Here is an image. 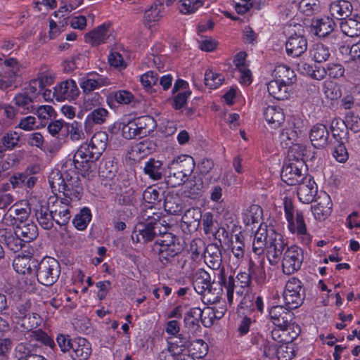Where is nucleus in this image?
<instances>
[{
	"mask_svg": "<svg viewBox=\"0 0 360 360\" xmlns=\"http://www.w3.org/2000/svg\"><path fill=\"white\" fill-rule=\"evenodd\" d=\"M117 173V166L113 164V161L108 160L99 169V174L102 178L112 180Z\"/></svg>",
	"mask_w": 360,
	"mask_h": 360,
	"instance_id": "nucleus-61",
	"label": "nucleus"
},
{
	"mask_svg": "<svg viewBox=\"0 0 360 360\" xmlns=\"http://www.w3.org/2000/svg\"><path fill=\"white\" fill-rule=\"evenodd\" d=\"M41 322V319L38 314L30 313L22 319V326L30 331V338L53 348L55 347V342L45 332L41 330H32L39 326Z\"/></svg>",
	"mask_w": 360,
	"mask_h": 360,
	"instance_id": "nucleus-5",
	"label": "nucleus"
},
{
	"mask_svg": "<svg viewBox=\"0 0 360 360\" xmlns=\"http://www.w3.org/2000/svg\"><path fill=\"white\" fill-rule=\"evenodd\" d=\"M273 75L275 79L284 84H292L296 80V75L294 71L285 65L276 66Z\"/></svg>",
	"mask_w": 360,
	"mask_h": 360,
	"instance_id": "nucleus-32",
	"label": "nucleus"
},
{
	"mask_svg": "<svg viewBox=\"0 0 360 360\" xmlns=\"http://www.w3.org/2000/svg\"><path fill=\"white\" fill-rule=\"evenodd\" d=\"M159 225L153 222H140L131 234V238L136 243H148L153 240L158 235Z\"/></svg>",
	"mask_w": 360,
	"mask_h": 360,
	"instance_id": "nucleus-8",
	"label": "nucleus"
},
{
	"mask_svg": "<svg viewBox=\"0 0 360 360\" xmlns=\"http://www.w3.org/2000/svg\"><path fill=\"white\" fill-rule=\"evenodd\" d=\"M322 91L326 98L330 100H336L342 95L339 86L330 80L323 83Z\"/></svg>",
	"mask_w": 360,
	"mask_h": 360,
	"instance_id": "nucleus-50",
	"label": "nucleus"
},
{
	"mask_svg": "<svg viewBox=\"0 0 360 360\" xmlns=\"http://www.w3.org/2000/svg\"><path fill=\"white\" fill-rule=\"evenodd\" d=\"M108 135L105 131L96 132L91 138L89 144H82L74 155V165L76 169L86 177L95 167V162L105 150Z\"/></svg>",
	"mask_w": 360,
	"mask_h": 360,
	"instance_id": "nucleus-1",
	"label": "nucleus"
},
{
	"mask_svg": "<svg viewBox=\"0 0 360 360\" xmlns=\"http://www.w3.org/2000/svg\"><path fill=\"white\" fill-rule=\"evenodd\" d=\"M19 140L20 137L17 132L10 131L2 137L1 143L6 149L12 150L18 146Z\"/></svg>",
	"mask_w": 360,
	"mask_h": 360,
	"instance_id": "nucleus-64",
	"label": "nucleus"
},
{
	"mask_svg": "<svg viewBox=\"0 0 360 360\" xmlns=\"http://www.w3.org/2000/svg\"><path fill=\"white\" fill-rule=\"evenodd\" d=\"M300 9L306 15H311L321 11L318 0H302L300 3Z\"/></svg>",
	"mask_w": 360,
	"mask_h": 360,
	"instance_id": "nucleus-58",
	"label": "nucleus"
},
{
	"mask_svg": "<svg viewBox=\"0 0 360 360\" xmlns=\"http://www.w3.org/2000/svg\"><path fill=\"white\" fill-rule=\"evenodd\" d=\"M234 240L231 241V249L234 256L237 258H241L244 255V242L243 236L241 233L235 235Z\"/></svg>",
	"mask_w": 360,
	"mask_h": 360,
	"instance_id": "nucleus-60",
	"label": "nucleus"
},
{
	"mask_svg": "<svg viewBox=\"0 0 360 360\" xmlns=\"http://www.w3.org/2000/svg\"><path fill=\"white\" fill-rule=\"evenodd\" d=\"M37 261L28 255L18 256L13 262V269L18 274H31L37 267Z\"/></svg>",
	"mask_w": 360,
	"mask_h": 360,
	"instance_id": "nucleus-30",
	"label": "nucleus"
},
{
	"mask_svg": "<svg viewBox=\"0 0 360 360\" xmlns=\"http://www.w3.org/2000/svg\"><path fill=\"white\" fill-rule=\"evenodd\" d=\"M183 249L169 248H156L159 259L160 262L166 266L172 264L175 260V257H178Z\"/></svg>",
	"mask_w": 360,
	"mask_h": 360,
	"instance_id": "nucleus-42",
	"label": "nucleus"
},
{
	"mask_svg": "<svg viewBox=\"0 0 360 360\" xmlns=\"http://www.w3.org/2000/svg\"><path fill=\"white\" fill-rule=\"evenodd\" d=\"M49 182L53 191H58L63 193L65 190L66 181L63 176L59 172H53L49 177Z\"/></svg>",
	"mask_w": 360,
	"mask_h": 360,
	"instance_id": "nucleus-55",
	"label": "nucleus"
},
{
	"mask_svg": "<svg viewBox=\"0 0 360 360\" xmlns=\"http://www.w3.org/2000/svg\"><path fill=\"white\" fill-rule=\"evenodd\" d=\"M309 138L315 148H325L330 143L329 131L326 126L322 124H317L312 127Z\"/></svg>",
	"mask_w": 360,
	"mask_h": 360,
	"instance_id": "nucleus-14",
	"label": "nucleus"
},
{
	"mask_svg": "<svg viewBox=\"0 0 360 360\" xmlns=\"http://www.w3.org/2000/svg\"><path fill=\"white\" fill-rule=\"evenodd\" d=\"M35 269L37 281L46 286H51L55 283L60 274L59 262L51 257H44L40 262H37Z\"/></svg>",
	"mask_w": 360,
	"mask_h": 360,
	"instance_id": "nucleus-2",
	"label": "nucleus"
},
{
	"mask_svg": "<svg viewBox=\"0 0 360 360\" xmlns=\"http://www.w3.org/2000/svg\"><path fill=\"white\" fill-rule=\"evenodd\" d=\"M333 138L337 142L347 139L348 127L346 122L340 118L333 120L330 125Z\"/></svg>",
	"mask_w": 360,
	"mask_h": 360,
	"instance_id": "nucleus-37",
	"label": "nucleus"
},
{
	"mask_svg": "<svg viewBox=\"0 0 360 360\" xmlns=\"http://www.w3.org/2000/svg\"><path fill=\"white\" fill-rule=\"evenodd\" d=\"M156 147L153 141L147 139L134 144L131 150L133 155L142 158L155 151Z\"/></svg>",
	"mask_w": 360,
	"mask_h": 360,
	"instance_id": "nucleus-36",
	"label": "nucleus"
},
{
	"mask_svg": "<svg viewBox=\"0 0 360 360\" xmlns=\"http://www.w3.org/2000/svg\"><path fill=\"white\" fill-rule=\"evenodd\" d=\"M134 98L133 94L126 90H120L111 92L108 97V102L112 101L117 103L127 105L129 104Z\"/></svg>",
	"mask_w": 360,
	"mask_h": 360,
	"instance_id": "nucleus-51",
	"label": "nucleus"
},
{
	"mask_svg": "<svg viewBox=\"0 0 360 360\" xmlns=\"http://www.w3.org/2000/svg\"><path fill=\"white\" fill-rule=\"evenodd\" d=\"M91 219V212L88 207L82 208L73 219L72 223L76 229L84 230Z\"/></svg>",
	"mask_w": 360,
	"mask_h": 360,
	"instance_id": "nucleus-47",
	"label": "nucleus"
},
{
	"mask_svg": "<svg viewBox=\"0 0 360 360\" xmlns=\"http://www.w3.org/2000/svg\"><path fill=\"white\" fill-rule=\"evenodd\" d=\"M143 171L151 179L160 180L164 173L162 162L160 160L150 158L145 163Z\"/></svg>",
	"mask_w": 360,
	"mask_h": 360,
	"instance_id": "nucleus-34",
	"label": "nucleus"
},
{
	"mask_svg": "<svg viewBox=\"0 0 360 360\" xmlns=\"http://www.w3.org/2000/svg\"><path fill=\"white\" fill-rule=\"evenodd\" d=\"M35 217L39 225L44 229L50 230L53 226L55 216L46 203H39L34 208Z\"/></svg>",
	"mask_w": 360,
	"mask_h": 360,
	"instance_id": "nucleus-15",
	"label": "nucleus"
},
{
	"mask_svg": "<svg viewBox=\"0 0 360 360\" xmlns=\"http://www.w3.org/2000/svg\"><path fill=\"white\" fill-rule=\"evenodd\" d=\"M70 201L68 198H60V200H56L55 205V209L53 211V213L55 216V221L60 226L66 225L70 218L71 214L68 208V205Z\"/></svg>",
	"mask_w": 360,
	"mask_h": 360,
	"instance_id": "nucleus-17",
	"label": "nucleus"
},
{
	"mask_svg": "<svg viewBox=\"0 0 360 360\" xmlns=\"http://www.w3.org/2000/svg\"><path fill=\"white\" fill-rule=\"evenodd\" d=\"M169 167L176 171L181 172V174L188 178L195 168V162L191 156L181 155L174 159Z\"/></svg>",
	"mask_w": 360,
	"mask_h": 360,
	"instance_id": "nucleus-23",
	"label": "nucleus"
},
{
	"mask_svg": "<svg viewBox=\"0 0 360 360\" xmlns=\"http://www.w3.org/2000/svg\"><path fill=\"white\" fill-rule=\"evenodd\" d=\"M71 357L74 360H86L91 353L90 343L82 338L73 339Z\"/></svg>",
	"mask_w": 360,
	"mask_h": 360,
	"instance_id": "nucleus-18",
	"label": "nucleus"
},
{
	"mask_svg": "<svg viewBox=\"0 0 360 360\" xmlns=\"http://www.w3.org/2000/svg\"><path fill=\"white\" fill-rule=\"evenodd\" d=\"M264 117L271 128H277L284 122L285 115L281 108L269 105L264 109Z\"/></svg>",
	"mask_w": 360,
	"mask_h": 360,
	"instance_id": "nucleus-27",
	"label": "nucleus"
},
{
	"mask_svg": "<svg viewBox=\"0 0 360 360\" xmlns=\"http://www.w3.org/2000/svg\"><path fill=\"white\" fill-rule=\"evenodd\" d=\"M15 233L19 236L24 243H30L38 236V228L33 222L19 223L15 227Z\"/></svg>",
	"mask_w": 360,
	"mask_h": 360,
	"instance_id": "nucleus-24",
	"label": "nucleus"
},
{
	"mask_svg": "<svg viewBox=\"0 0 360 360\" xmlns=\"http://www.w3.org/2000/svg\"><path fill=\"white\" fill-rule=\"evenodd\" d=\"M202 217L200 208L192 207L185 212L182 216L181 222L186 226L188 232H194L200 226Z\"/></svg>",
	"mask_w": 360,
	"mask_h": 360,
	"instance_id": "nucleus-20",
	"label": "nucleus"
},
{
	"mask_svg": "<svg viewBox=\"0 0 360 360\" xmlns=\"http://www.w3.org/2000/svg\"><path fill=\"white\" fill-rule=\"evenodd\" d=\"M160 2H154L153 4L144 13V20L148 22H157L161 18L160 8L162 6Z\"/></svg>",
	"mask_w": 360,
	"mask_h": 360,
	"instance_id": "nucleus-57",
	"label": "nucleus"
},
{
	"mask_svg": "<svg viewBox=\"0 0 360 360\" xmlns=\"http://www.w3.org/2000/svg\"><path fill=\"white\" fill-rule=\"evenodd\" d=\"M34 100L30 98L27 94L23 91L17 94L14 97L15 104L22 110V112H34L36 107L34 104Z\"/></svg>",
	"mask_w": 360,
	"mask_h": 360,
	"instance_id": "nucleus-41",
	"label": "nucleus"
},
{
	"mask_svg": "<svg viewBox=\"0 0 360 360\" xmlns=\"http://www.w3.org/2000/svg\"><path fill=\"white\" fill-rule=\"evenodd\" d=\"M269 316L273 323L281 330H287L293 319V313L290 309L282 306H274L269 310Z\"/></svg>",
	"mask_w": 360,
	"mask_h": 360,
	"instance_id": "nucleus-9",
	"label": "nucleus"
},
{
	"mask_svg": "<svg viewBox=\"0 0 360 360\" xmlns=\"http://www.w3.org/2000/svg\"><path fill=\"white\" fill-rule=\"evenodd\" d=\"M205 261L212 269L220 271L222 263L220 247L216 244H210L205 251Z\"/></svg>",
	"mask_w": 360,
	"mask_h": 360,
	"instance_id": "nucleus-21",
	"label": "nucleus"
},
{
	"mask_svg": "<svg viewBox=\"0 0 360 360\" xmlns=\"http://www.w3.org/2000/svg\"><path fill=\"white\" fill-rule=\"evenodd\" d=\"M66 185L65 186V190L63 191L64 198H68L70 201L72 200H78L81 198L83 188L80 183L78 176L75 178H68V174L66 175Z\"/></svg>",
	"mask_w": 360,
	"mask_h": 360,
	"instance_id": "nucleus-25",
	"label": "nucleus"
},
{
	"mask_svg": "<svg viewBox=\"0 0 360 360\" xmlns=\"http://www.w3.org/2000/svg\"><path fill=\"white\" fill-rule=\"evenodd\" d=\"M204 188V184L200 176H194L187 183V190L185 191L186 196L195 199Z\"/></svg>",
	"mask_w": 360,
	"mask_h": 360,
	"instance_id": "nucleus-43",
	"label": "nucleus"
},
{
	"mask_svg": "<svg viewBox=\"0 0 360 360\" xmlns=\"http://www.w3.org/2000/svg\"><path fill=\"white\" fill-rule=\"evenodd\" d=\"M114 39L110 24L103 23L85 35V40L93 46L107 43Z\"/></svg>",
	"mask_w": 360,
	"mask_h": 360,
	"instance_id": "nucleus-13",
	"label": "nucleus"
},
{
	"mask_svg": "<svg viewBox=\"0 0 360 360\" xmlns=\"http://www.w3.org/2000/svg\"><path fill=\"white\" fill-rule=\"evenodd\" d=\"M203 5V0H181L179 9L181 13L191 14Z\"/></svg>",
	"mask_w": 360,
	"mask_h": 360,
	"instance_id": "nucleus-52",
	"label": "nucleus"
},
{
	"mask_svg": "<svg viewBox=\"0 0 360 360\" xmlns=\"http://www.w3.org/2000/svg\"><path fill=\"white\" fill-rule=\"evenodd\" d=\"M311 54L315 62L321 63L326 61L330 56L328 47L322 44H316L311 50Z\"/></svg>",
	"mask_w": 360,
	"mask_h": 360,
	"instance_id": "nucleus-49",
	"label": "nucleus"
},
{
	"mask_svg": "<svg viewBox=\"0 0 360 360\" xmlns=\"http://www.w3.org/2000/svg\"><path fill=\"white\" fill-rule=\"evenodd\" d=\"M285 49L288 56H300L307 49V41L302 35H292L287 41Z\"/></svg>",
	"mask_w": 360,
	"mask_h": 360,
	"instance_id": "nucleus-16",
	"label": "nucleus"
},
{
	"mask_svg": "<svg viewBox=\"0 0 360 360\" xmlns=\"http://www.w3.org/2000/svg\"><path fill=\"white\" fill-rule=\"evenodd\" d=\"M190 350L191 356L195 359H202L205 356L208 352V345L202 340L198 339L190 344Z\"/></svg>",
	"mask_w": 360,
	"mask_h": 360,
	"instance_id": "nucleus-48",
	"label": "nucleus"
},
{
	"mask_svg": "<svg viewBox=\"0 0 360 360\" xmlns=\"http://www.w3.org/2000/svg\"><path fill=\"white\" fill-rule=\"evenodd\" d=\"M41 82H42L39 80L32 79L30 82L29 85L22 90V91L33 100H35L39 96L40 91L43 89V84Z\"/></svg>",
	"mask_w": 360,
	"mask_h": 360,
	"instance_id": "nucleus-62",
	"label": "nucleus"
},
{
	"mask_svg": "<svg viewBox=\"0 0 360 360\" xmlns=\"http://www.w3.org/2000/svg\"><path fill=\"white\" fill-rule=\"evenodd\" d=\"M143 200L150 204H155L161 201V196L159 190L149 186L142 194Z\"/></svg>",
	"mask_w": 360,
	"mask_h": 360,
	"instance_id": "nucleus-63",
	"label": "nucleus"
},
{
	"mask_svg": "<svg viewBox=\"0 0 360 360\" xmlns=\"http://www.w3.org/2000/svg\"><path fill=\"white\" fill-rule=\"evenodd\" d=\"M332 205L330 196L326 193H321L311 207L315 219L319 221L325 220L331 214Z\"/></svg>",
	"mask_w": 360,
	"mask_h": 360,
	"instance_id": "nucleus-11",
	"label": "nucleus"
},
{
	"mask_svg": "<svg viewBox=\"0 0 360 360\" xmlns=\"http://www.w3.org/2000/svg\"><path fill=\"white\" fill-rule=\"evenodd\" d=\"M189 340L190 335L186 333H178L170 337L169 342L170 352L174 354H182L184 349L190 346Z\"/></svg>",
	"mask_w": 360,
	"mask_h": 360,
	"instance_id": "nucleus-31",
	"label": "nucleus"
},
{
	"mask_svg": "<svg viewBox=\"0 0 360 360\" xmlns=\"http://www.w3.org/2000/svg\"><path fill=\"white\" fill-rule=\"evenodd\" d=\"M262 217V209L258 205H252L243 214V222L246 226L259 223Z\"/></svg>",
	"mask_w": 360,
	"mask_h": 360,
	"instance_id": "nucleus-44",
	"label": "nucleus"
},
{
	"mask_svg": "<svg viewBox=\"0 0 360 360\" xmlns=\"http://www.w3.org/2000/svg\"><path fill=\"white\" fill-rule=\"evenodd\" d=\"M79 85L83 92L87 94L103 85L102 79L98 75L90 73L87 77L81 79Z\"/></svg>",
	"mask_w": 360,
	"mask_h": 360,
	"instance_id": "nucleus-40",
	"label": "nucleus"
},
{
	"mask_svg": "<svg viewBox=\"0 0 360 360\" xmlns=\"http://www.w3.org/2000/svg\"><path fill=\"white\" fill-rule=\"evenodd\" d=\"M133 121L138 129L139 136H146L155 127V121L150 116H141Z\"/></svg>",
	"mask_w": 360,
	"mask_h": 360,
	"instance_id": "nucleus-38",
	"label": "nucleus"
},
{
	"mask_svg": "<svg viewBox=\"0 0 360 360\" xmlns=\"http://www.w3.org/2000/svg\"><path fill=\"white\" fill-rule=\"evenodd\" d=\"M188 178L181 172L168 167V170L165 176V181L167 186L170 187H176L182 185L188 181Z\"/></svg>",
	"mask_w": 360,
	"mask_h": 360,
	"instance_id": "nucleus-45",
	"label": "nucleus"
},
{
	"mask_svg": "<svg viewBox=\"0 0 360 360\" xmlns=\"http://www.w3.org/2000/svg\"><path fill=\"white\" fill-rule=\"evenodd\" d=\"M79 93L76 82L72 79H67L54 87L53 96L58 101L74 100L79 96Z\"/></svg>",
	"mask_w": 360,
	"mask_h": 360,
	"instance_id": "nucleus-10",
	"label": "nucleus"
},
{
	"mask_svg": "<svg viewBox=\"0 0 360 360\" xmlns=\"http://www.w3.org/2000/svg\"><path fill=\"white\" fill-rule=\"evenodd\" d=\"M305 172L304 161L289 162L283 166L281 177L282 181L286 184L294 186L300 183L307 176L305 174Z\"/></svg>",
	"mask_w": 360,
	"mask_h": 360,
	"instance_id": "nucleus-4",
	"label": "nucleus"
},
{
	"mask_svg": "<svg viewBox=\"0 0 360 360\" xmlns=\"http://www.w3.org/2000/svg\"><path fill=\"white\" fill-rule=\"evenodd\" d=\"M164 209L169 214H179L184 209V202L178 193L169 192L165 196Z\"/></svg>",
	"mask_w": 360,
	"mask_h": 360,
	"instance_id": "nucleus-28",
	"label": "nucleus"
},
{
	"mask_svg": "<svg viewBox=\"0 0 360 360\" xmlns=\"http://www.w3.org/2000/svg\"><path fill=\"white\" fill-rule=\"evenodd\" d=\"M297 196L303 203H310L314 201L317 194L318 188L314 179L309 176H307L298 184Z\"/></svg>",
	"mask_w": 360,
	"mask_h": 360,
	"instance_id": "nucleus-12",
	"label": "nucleus"
},
{
	"mask_svg": "<svg viewBox=\"0 0 360 360\" xmlns=\"http://www.w3.org/2000/svg\"><path fill=\"white\" fill-rule=\"evenodd\" d=\"M203 313V311L198 307L191 308L184 315V323L185 327L193 332L198 330L200 328L199 321H201Z\"/></svg>",
	"mask_w": 360,
	"mask_h": 360,
	"instance_id": "nucleus-33",
	"label": "nucleus"
},
{
	"mask_svg": "<svg viewBox=\"0 0 360 360\" xmlns=\"http://www.w3.org/2000/svg\"><path fill=\"white\" fill-rule=\"evenodd\" d=\"M108 117V112L103 108L93 110L86 117L84 129L87 133L92 131L94 124H102Z\"/></svg>",
	"mask_w": 360,
	"mask_h": 360,
	"instance_id": "nucleus-29",
	"label": "nucleus"
},
{
	"mask_svg": "<svg viewBox=\"0 0 360 360\" xmlns=\"http://www.w3.org/2000/svg\"><path fill=\"white\" fill-rule=\"evenodd\" d=\"M305 297L304 289L302 282L297 278H291L286 283L283 292V299L285 306L290 309L299 307Z\"/></svg>",
	"mask_w": 360,
	"mask_h": 360,
	"instance_id": "nucleus-3",
	"label": "nucleus"
},
{
	"mask_svg": "<svg viewBox=\"0 0 360 360\" xmlns=\"http://www.w3.org/2000/svg\"><path fill=\"white\" fill-rule=\"evenodd\" d=\"M213 284L214 282L211 283L210 275L206 271L199 269L196 272L193 278V285L198 294L202 293V292L207 290Z\"/></svg>",
	"mask_w": 360,
	"mask_h": 360,
	"instance_id": "nucleus-35",
	"label": "nucleus"
},
{
	"mask_svg": "<svg viewBox=\"0 0 360 360\" xmlns=\"http://www.w3.org/2000/svg\"><path fill=\"white\" fill-rule=\"evenodd\" d=\"M162 247L183 249L182 245L179 242V238L168 232L163 233L162 235L157 239L153 250H156V248Z\"/></svg>",
	"mask_w": 360,
	"mask_h": 360,
	"instance_id": "nucleus-39",
	"label": "nucleus"
},
{
	"mask_svg": "<svg viewBox=\"0 0 360 360\" xmlns=\"http://www.w3.org/2000/svg\"><path fill=\"white\" fill-rule=\"evenodd\" d=\"M353 11V6L350 1L338 0L330 5L331 15L338 20H345Z\"/></svg>",
	"mask_w": 360,
	"mask_h": 360,
	"instance_id": "nucleus-22",
	"label": "nucleus"
},
{
	"mask_svg": "<svg viewBox=\"0 0 360 360\" xmlns=\"http://www.w3.org/2000/svg\"><path fill=\"white\" fill-rule=\"evenodd\" d=\"M269 238L267 243L266 257L271 264L275 265L279 261L286 243L283 236L270 228Z\"/></svg>",
	"mask_w": 360,
	"mask_h": 360,
	"instance_id": "nucleus-7",
	"label": "nucleus"
},
{
	"mask_svg": "<svg viewBox=\"0 0 360 360\" xmlns=\"http://www.w3.org/2000/svg\"><path fill=\"white\" fill-rule=\"evenodd\" d=\"M205 84L210 89H217L221 84L224 80V77L217 73L212 72V70L206 71L205 74Z\"/></svg>",
	"mask_w": 360,
	"mask_h": 360,
	"instance_id": "nucleus-59",
	"label": "nucleus"
},
{
	"mask_svg": "<svg viewBox=\"0 0 360 360\" xmlns=\"http://www.w3.org/2000/svg\"><path fill=\"white\" fill-rule=\"evenodd\" d=\"M335 25L332 18L324 17L312 21L311 31L320 37H325L333 32Z\"/></svg>",
	"mask_w": 360,
	"mask_h": 360,
	"instance_id": "nucleus-26",
	"label": "nucleus"
},
{
	"mask_svg": "<svg viewBox=\"0 0 360 360\" xmlns=\"http://www.w3.org/2000/svg\"><path fill=\"white\" fill-rule=\"evenodd\" d=\"M0 243H4L13 252H19L24 245V241L11 229H0Z\"/></svg>",
	"mask_w": 360,
	"mask_h": 360,
	"instance_id": "nucleus-19",
	"label": "nucleus"
},
{
	"mask_svg": "<svg viewBox=\"0 0 360 360\" xmlns=\"http://www.w3.org/2000/svg\"><path fill=\"white\" fill-rule=\"evenodd\" d=\"M213 285L202 293L200 295H202V300L205 304H215L219 302L220 297L221 295V289L213 288Z\"/></svg>",
	"mask_w": 360,
	"mask_h": 360,
	"instance_id": "nucleus-54",
	"label": "nucleus"
},
{
	"mask_svg": "<svg viewBox=\"0 0 360 360\" xmlns=\"http://www.w3.org/2000/svg\"><path fill=\"white\" fill-rule=\"evenodd\" d=\"M340 28L342 32L347 36L355 37L360 35V22L353 18L345 19L341 22Z\"/></svg>",
	"mask_w": 360,
	"mask_h": 360,
	"instance_id": "nucleus-46",
	"label": "nucleus"
},
{
	"mask_svg": "<svg viewBox=\"0 0 360 360\" xmlns=\"http://www.w3.org/2000/svg\"><path fill=\"white\" fill-rule=\"evenodd\" d=\"M65 129L63 136L70 134V138L73 141L79 140L84 138V134L82 131L81 124L77 122H73L72 124H65Z\"/></svg>",
	"mask_w": 360,
	"mask_h": 360,
	"instance_id": "nucleus-56",
	"label": "nucleus"
},
{
	"mask_svg": "<svg viewBox=\"0 0 360 360\" xmlns=\"http://www.w3.org/2000/svg\"><path fill=\"white\" fill-rule=\"evenodd\" d=\"M302 261V250L300 248L295 245L288 248L282 260L283 273L290 275L297 271L301 267Z\"/></svg>",
	"mask_w": 360,
	"mask_h": 360,
	"instance_id": "nucleus-6",
	"label": "nucleus"
},
{
	"mask_svg": "<svg viewBox=\"0 0 360 360\" xmlns=\"http://www.w3.org/2000/svg\"><path fill=\"white\" fill-rule=\"evenodd\" d=\"M281 145L283 148H290L297 141L298 135L295 130L289 128L283 130L279 136Z\"/></svg>",
	"mask_w": 360,
	"mask_h": 360,
	"instance_id": "nucleus-53",
	"label": "nucleus"
}]
</instances>
